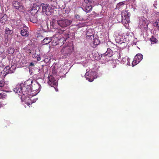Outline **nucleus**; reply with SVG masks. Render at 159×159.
<instances>
[{
	"mask_svg": "<svg viewBox=\"0 0 159 159\" xmlns=\"http://www.w3.org/2000/svg\"><path fill=\"white\" fill-rule=\"evenodd\" d=\"M74 48L71 46L63 47L61 52V57L62 58H66L73 52Z\"/></svg>",
	"mask_w": 159,
	"mask_h": 159,
	"instance_id": "nucleus-1",
	"label": "nucleus"
},
{
	"mask_svg": "<svg viewBox=\"0 0 159 159\" xmlns=\"http://www.w3.org/2000/svg\"><path fill=\"white\" fill-rule=\"evenodd\" d=\"M41 6L42 7V11L47 16L50 15L52 10V7L49 5L48 4L42 3Z\"/></svg>",
	"mask_w": 159,
	"mask_h": 159,
	"instance_id": "nucleus-2",
	"label": "nucleus"
},
{
	"mask_svg": "<svg viewBox=\"0 0 159 159\" xmlns=\"http://www.w3.org/2000/svg\"><path fill=\"white\" fill-rule=\"evenodd\" d=\"M72 22V21L71 20L62 19L57 20V23L59 26L62 28H64L70 25Z\"/></svg>",
	"mask_w": 159,
	"mask_h": 159,
	"instance_id": "nucleus-3",
	"label": "nucleus"
},
{
	"mask_svg": "<svg viewBox=\"0 0 159 159\" xmlns=\"http://www.w3.org/2000/svg\"><path fill=\"white\" fill-rule=\"evenodd\" d=\"M32 80H29L25 82L24 84H23V85L28 87V89H30L34 90H37L38 89L36 88L35 86H38L39 88V84L38 83H36L34 86L32 85Z\"/></svg>",
	"mask_w": 159,
	"mask_h": 159,
	"instance_id": "nucleus-4",
	"label": "nucleus"
},
{
	"mask_svg": "<svg viewBox=\"0 0 159 159\" xmlns=\"http://www.w3.org/2000/svg\"><path fill=\"white\" fill-rule=\"evenodd\" d=\"M127 12L126 11L124 12L122 11L121 15H118L117 17L120 18V19L119 20H117L119 22H122L123 23L127 24L128 23V19H126V17H127Z\"/></svg>",
	"mask_w": 159,
	"mask_h": 159,
	"instance_id": "nucleus-5",
	"label": "nucleus"
},
{
	"mask_svg": "<svg viewBox=\"0 0 159 159\" xmlns=\"http://www.w3.org/2000/svg\"><path fill=\"white\" fill-rule=\"evenodd\" d=\"M143 58V55L140 54H137L134 57L132 62L133 66H134L139 63Z\"/></svg>",
	"mask_w": 159,
	"mask_h": 159,
	"instance_id": "nucleus-6",
	"label": "nucleus"
},
{
	"mask_svg": "<svg viewBox=\"0 0 159 159\" xmlns=\"http://www.w3.org/2000/svg\"><path fill=\"white\" fill-rule=\"evenodd\" d=\"M48 84L52 87L54 86H57V83L56 80H55L54 78L52 75L48 77Z\"/></svg>",
	"mask_w": 159,
	"mask_h": 159,
	"instance_id": "nucleus-7",
	"label": "nucleus"
},
{
	"mask_svg": "<svg viewBox=\"0 0 159 159\" xmlns=\"http://www.w3.org/2000/svg\"><path fill=\"white\" fill-rule=\"evenodd\" d=\"M12 6L15 9L20 11L22 12L23 11V7L18 1H13L12 2Z\"/></svg>",
	"mask_w": 159,
	"mask_h": 159,
	"instance_id": "nucleus-8",
	"label": "nucleus"
},
{
	"mask_svg": "<svg viewBox=\"0 0 159 159\" xmlns=\"http://www.w3.org/2000/svg\"><path fill=\"white\" fill-rule=\"evenodd\" d=\"M22 95H28L30 94L32 92V89H28V87L22 85Z\"/></svg>",
	"mask_w": 159,
	"mask_h": 159,
	"instance_id": "nucleus-9",
	"label": "nucleus"
},
{
	"mask_svg": "<svg viewBox=\"0 0 159 159\" xmlns=\"http://www.w3.org/2000/svg\"><path fill=\"white\" fill-rule=\"evenodd\" d=\"M95 73L93 72H92L90 73L87 72L85 75L86 80L89 82H92L95 79L93 75Z\"/></svg>",
	"mask_w": 159,
	"mask_h": 159,
	"instance_id": "nucleus-10",
	"label": "nucleus"
},
{
	"mask_svg": "<svg viewBox=\"0 0 159 159\" xmlns=\"http://www.w3.org/2000/svg\"><path fill=\"white\" fill-rule=\"evenodd\" d=\"M51 41H52V44L54 46L58 44H59V42L61 41L62 39L55 36L51 37Z\"/></svg>",
	"mask_w": 159,
	"mask_h": 159,
	"instance_id": "nucleus-11",
	"label": "nucleus"
},
{
	"mask_svg": "<svg viewBox=\"0 0 159 159\" xmlns=\"http://www.w3.org/2000/svg\"><path fill=\"white\" fill-rule=\"evenodd\" d=\"M39 9V7H37L36 4H34L33 8L30 11V15H37L36 13L38 11Z\"/></svg>",
	"mask_w": 159,
	"mask_h": 159,
	"instance_id": "nucleus-12",
	"label": "nucleus"
},
{
	"mask_svg": "<svg viewBox=\"0 0 159 159\" xmlns=\"http://www.w3.org/2000/svg\"><path fill=\"white\" fill-rule=\"evenodd\" d=\"M22 85H20L17 86L14 90V91L16 93H19L20 94H19V95L21 97L22 96Z\"/></svg>",
	"mask_w": 159,
	"mask_h": 159,
	"instance_id": "nucleus-13",
	"label": "nucleus"
},
{
	"mask_svg": "<svg viewBox=\"0 0 159 159\" xmlns=\"http://www.w3.org/2000/svg\"><path fill=\"white\" fill-rule=\"evenodd\" d=\"M28 29L27 27H24L21 30L20 34L22 36H28Z\"/></svg>",
	"mask_w": 159,
	"mask_h": 159,
	"instance_id": "nucleus-14",
	"label": "nucleus"
},
{
	"mask_svg": "<svg viewBox=\"0 0 159 159\" xmlns=\"http://www.w3.org/2000/svg\"><path fill=\"white\" fill-rule=\"evenodd\" d=\"M113 55V52L111 49L108 48L106 53L102 54V56H107L108 57H111Z\"/></svg>",
	"mask_w": 159,
	"mask_h": 159,
	"instance_id": "nucleus-15",
	"label": "nucleus"
},
{
	"mask_svg": "<svg viewBox=\"0 0 159 159\" xmlns=\"http://www.w3.org/2000/svg\"><path fill=\"white\" fill-rule=\"evenodd\" d=\"M83 7L86 13L89 12L91 11L92 8V6L89 4H84Z\"/></svg>",
	"mask_w": 159,
	"mask_h": 159,
	"instance_id": "nucleus-16",
	"label": "nucleus"
},
{
	"mask_svg": "<svg viewBox=\"0 0 159 159\" xmlns=\"http://www.w3.org/2000/svg\"><path fill=\"white\" fill-rule=\"evenodd\" d=\"M37 16V15H30V21L33 23H35L37 21H39L38 20Z\"/></svg>",
	"mask_w": 159,
	"mask_h": 159,
	"instance_id": "nucleus-17",
	"label": "nucleus"
},
{
	"mask_svg": "<svg viewBox=\"0 0 159 159\" xmlns=\"http://www.w3.org/2000/svg\"><path fill=\"white\" fill-rule=\"evenodd\" d=\"M125 2H121L118 3L116 5V9L119 10H121L125 5Z\"/></svg>",
	"mask_w": 159,
	"mask_h": 159,
	"instance_id": "nucleus-18",
	"label": "nucleus"
},
{
	"mask_svg": "<svg viewBox=\"0 0 159 159\" xmlns=\"http://www.w3.org/2000/svg\"><path fill=\"white\" fill-rule=\"evenodd\" d=\"M51 41V37H46L44 38L42 41L43 45L47 44L49 43Z\"/></svg>",
	"mask_w": 159,
	"mask_h": 159,
	"instance_id": "nucleus-19",
	"label": "nucleus"
},
{
	"mask_svg": "<svg viewBox=\"0 0 159 159\" xmlns=\"http://www.w3.org/2000/svg\"><path fill=\"white\" fill-rule=\"evenodd\" d=\"M150 40L152 44L158 43V42L157 39L153 36H151Z\"/></svg>",
	"mask_w": 159,
	"mask_h": 159,
	"instance_id": "nucleus-20",
	"label": "nucleus"
},
{
	"mask_svg": "<svg viewBox=\"0 0 159 159\" xmlns=\"http://www.w3.org/2000/svg\"><path fill=\"white\" fill-rule=\"evenodd\" d=\"M7 20V16L6 14H4L0 19V23H5Z\"/></svg>",
	"mask_w": 159,
	"mask_h": 159,
	"instance_id": "nucleus-21",
	"label": "nucleus"
},
{
	"mask_svg": "<svg viewBox=\"0 0 159 159\" xmlns=\"http://www.w3.org/2000/svg\"><path fill=\"white\" fill-rule=\"evenodd\" d=\"M13 33V31L12 30H11L9 28H6L5 30V34L8 35H11Z\"/></svg>",
	"mask_w": 159,
	"mask_h": 159,
	"instance_id": "nucleus-22",
	"label": "nucleus"
},
{
	"mask_svg": "<svg viewBox=\"0 0 159 159\" xmlns=\"http://www.w3.org/2000/svg\"><path fill=\"white\" fill-rule=\"evenodd\" d=\"M86 38L88 39H92L93 37V34L92 33H90L89 31H87L86 33Z\"/></svg>",
	"mask_w": 159,
	"mask_h": 159,
	"instance_id": "nucleus-23",
	"label": "nucleus"
},
{
	"mask_svg": "<svg viewBox=\"0 0 159 159\" xmlns=\"http://www.w3.org/2000/svg\"><path fill=\"white\" fill-rule=\"evenodd\" d=\"M15 51L14 48H9L7 50V52L8 54H13Z\"/></svg>",
	"mask_w": 159,
	"mask_h": 159,
	"instance_id": "nucleus-24",
	"label": "nucleus"
},
{
	"mask_svg": "<svg viewBox=\"0 0 159 159\" xmlns=\"http://www.w3.org/2000/svg\"><path fill=\"white\" fill-rule=\"evenodd\" d=\"M93 44L95 45H98L100 43V41L97 39H94Z\"/></svg>",
	"mask_w": 159,
	"mask_h": 159,
	"instance_id": "nucleus-25",
	"label": "nucleus"
},
{
	"mask_svg": "<svg viewBox=\"0 0 159 159\" xmlns=\"http://www.w3.org/2000/svg\"><path fill=\"white\" fill-rule=\"evenodd\" d=\"M6 96V94L5 93H0V99H3Z\"/></svg>",
	"mask_w": 159,
	"mask_h": 159,
	"instance_id": "nucleus-26",
	"label": "nucleus"
},
{
	"mask_svg": "<svg viewBox=\"0 0 159 159\" xmlns=\"http://www.w3.org/2000/svg\"><path fill=\"white\" fill-rule=\"evenodd\" d=\"M154 25L155 26H157L159 30V19L156 20Z\"/></svg>",
	"mask_w": 159,
	"mask_h": 159,
	"instance_id": "nucleus-27",
	"label": "nucleus"
},
{
	"mask_svg": "<svg viewBox=\"0 0 159 159\" xmlns=\"http://www.w3.org/2000/svg\"><path fill=\"white\" fill-rule=\"evenodd\" d=\"M36 54L34 55L33 57H35V58H36V59L37 61H40L41 60V57H40V56L39 55H37V56L36 57H35V56H36Z\"/></svg>",
	"mask_w": 159,
	"mask_h": 159,
	"instance_id": "nucleus-28",
	"label": "nucleus"
},
{
	"mask_svg": "<svg viewBox=\"0 0 159 159\" xmlns=\"http://www.w3.org/2000/svg\"><path fill=\"white\" fill-rule=\"evenodd\" d=\"M75 17L77 19L79 20H81V18L80 16L78 14H76L75 15Z\"/></svg>",
	"mask_w": 159,
	"mask_h": 159,
	"instance_id": "nucleus-29",
	"label": "nucleus"
},
{
	"mask_svg": "<svg viewBox=\"0 0 159 159\" xmlns=\"http://www.w3.org/2000/svg\"><path fill=\"white\" fill-rule=\"evenodd\" d=\"M4 85V82L3 81H0V87H2Z\"/></svg>",
	"mask_w": 159,
	"mask_h": 159,
	"instance_id": "nucleus-30",
	"label": "nucleus"
},
{
	"mask_svg": "<svg viewBox=\"0 0 159 159\" xmlns=\"http://www.w3.org/2000/svg\"><path fill=\"white\" fill-rule=\"evenodd\" d=\"M85 25V24L84 23H79L78 24V26L80 27H84Z\"/></svg>",
	"mask_w": 159,
	"mask_h": 159,
	"instance_id": "nucleus-31",
	"label": "nucleus"
},
{
	"mask_svg": "<svg viewBox=\"0 0 159 159\" xmlns=\"http://www.w3.org/2000/svg\"><path fill=\"white\" fill-rule=\"evenodd\" d=\"M84 2L85 4H88V3H91V1L90 0H84Z\"/></svg>",
	"mask_w": 159,
	"mask_h": 159,
	"instance_id": "nucleus-32",
	"label": "nucleus"
},
{
	"mask_svg": "<svg viewBox=\"0 0 159 159\" xmlns=\"http://www.w3.org/2000/svg\"><path fill=\"white\" fill-rule=\"evenodd\" d=\"M10 69L9 66H6L5 68L4 69V70L5 71H6L7 70H9Z\"/></svg>",
	"mask_w": 159,
	"mask_h": 159,
	"instance_id": "nucleus-33",
	"label": "nucleus"
},
{
	"mask_svg": "<svg viewBox=\"0 0 159 159\" xmlns=\"http://www.w3.org/2000/svg\"><path fill=\"white\" fill-rule=\"evenodd\" d=\"M31 50H30V49H28L27 51V52L29 53V54L30 53H31Z\"/></svg>",
	"mask_w": 159,
	"mask_h": 159,
	"instance_id": "nucleus-34",
	"label": "nucleus"
},
{
	"mask_svg": "<svg viewBox=\"0 0 159 159\" xmlns=\"http://www.w3.org/2000/svg\"><path fill=\"white\" fill-rule=\"evenodd\" d=\"M34 64L32 62H31V63H30V66H34Z\"/></svg>",
	"mask_w": 159,
	"mask_h": 159,
	"instance_id": "nucleus-35",
	"label": "nucleus"
},
{
	"mask_svg": "<svg viewBox=\"0 0 159 159\" xmlns=\"http://www.w3.org/2000/svg\"><path fill=\"white\" fill-rule=\"evenodd\" d=\"M32 103H31V104ZM27 105H28L29 106H30V105L31 104L30 103H27Z\"/></svg>",
	"mask_w": 159,
	"mask_h": 159,
	"instance_id": "nucleus-36",
	"label": "nucleus"
},
{
	"mask_svg": "<svg viewBox=\"0 0 159 159\" xmlns=\"http://www.w3.org/2000/svg\"><path fill=\"white\" fill-rule=\"evenodd\" d=\"M153 6H154V7L156 8H157V7H156V5L154 4H153Z\"/></svg>",
	"mask_w": 159,
	"mask_h": 159,
	"instance_id": "nucleus-37",
	"label": "nucleus"
},
{
	"mask_svg": "<svg viewBox=\"0 0 159 159\" xmlns=\"http://www.w3.org/2000/svg\"><path fill=\"white\" fill-rule=\"evenodd\" d=\"M8 74L7 72H6V74Z\"/></svg>",
	"mask_w": 159,
	"mask_h": 159,
	"instance_id": "nucleus-38",
	"label": "nucleus"
},
{
	"mask_svg": "<svg viewBox=\"0 0 159 159\" xmlns=\"http://www.w3.org/2000/svg\"><path fill=\"white\" fill-rule=\"evenodd\" d=\"M54 87V88H55V89H56L55 87Z\"/></svg>",
	"mask_w": 159,
	"mask_h": 159,
	"instance_id": "nucleus-39",
	"label": "nucleus"
}]
</instances>
